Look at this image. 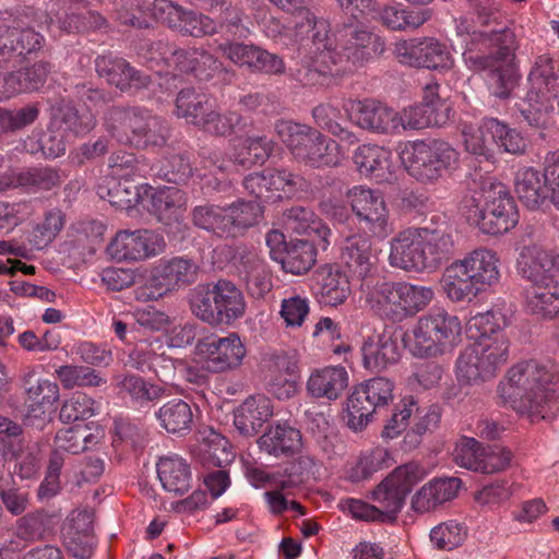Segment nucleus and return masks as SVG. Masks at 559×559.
<instances>
[{
    "label": "nucleus",
    "mask_w": 559,
    "mask_h": 559,
    "mask_svg": "<svg viewBox=\"0 0 559 559\" xmlns=\"http://www.w3.org/2000/svg\"><path fill=\"white\" fill-rule=\"evenodd\" d=\"M95 69L100 78L121 92L148 87L151 78L133 68L126 59L103 55L95 59Z\"/></svg>",
    "instance_id": "b1692460"
},
{
    "label": "nucleus",
    "mask_w": 559,
    "mask_h": 559,
    "mask_svg": "<svg viewBox=\"0 0 559 559\" xmlns=\"http://www.w3.org/2000/svg\"><path fill=\"white\" fill-rule=\"evenodd\" d=\"M353 158L359 174L376 183H393L397 179L399 166L392 152L384 146L360 145Z\"/></svg>",
    "instance_id": "4be33fe9"
},
{
    "label": "nucleus",
    "mask_w": 559,
    "mask_h": 559,
    "mask_svg": "<svg viewBox=\"0 0 559 559\" xmlns=\"http://www.w3.org/2000/svg\"><path fill=\"white\" fill-rule=\"evenodd\" d=\"M551 380L552 374L546 367L536 361H524L508 370L499 392L518 413L538 421L551 417L557 408L555 392L549 389Z\"/></svg>",
    "instance_id": "7ed1b4c3"
},
{
    "label": "nucleus",
    "mask_w": 559,
    "mask_h": 559,
    "mask_svg": "<svg viewBox=\"0 0 559 559\" xmlns=\"http://www.w3.org/2000/svg\"><path fill=\"white\" fill-rule=\"evenodd\" d=\"M484 129L487 130L493 143L510 154H522L526 148V141L522 134L496 118H485Z\"/></svg>",
    "instance_id": "5fc2aeb1"
},
{
    "label": "nucleus",
    "mask_w": 559,
    "mask_h": 559,
    "mask_svg": "<svg viewBox=\"0 0 559 559\" xmlns=\"http://www.w3.org/2000/svg\"><path fill=\"white\" fill-rule=\"evenodd\" d=\"M461 333L459 317L443 308H432L418 318L403 340L415 357L430 358L442 355L448 346L456 343Z\"/></svg>",
    "instance_id": "0eeeda50"
},
{
    "label": "nucleus",
    "mask_w": 559,
    "mask_h": 559,
    "mask_svg": "<svg viewBox=\"0 0 559 559\" xmlns=\"http://www.w3.org/2000/svg\"><path fill=\"white\" fill-rule=\"evenodd\" d=\"M214 103L215 100L205 93L191 87L183 88L176 98V112L178 117L199 127Z\"/></svg>",
    "instance_id": "79ce46f5"
},
{
    "label": "nucleus",
    "mask_w": 559,
    "mask_h": 559,
    "mask_svg": "<svg viewBox=\"0 0 559 559\" xmlns=\"http://www.w3.org/2000/svg\"><path fill=\"white\" fill-rule=\"evenodd\" d=\"M518 271L532 284L557 283L559 281V254L536 245L526 246L520 252Z\"/></svg>",
    "instance_id": "393cba45"
},
{
    "label": "nucleus",
    "mask_w": 559,
    "mask_h": 559,
    "mask_svg": "<svg viewBox=\"0 0 559 559\" xmlns=\"http://www.w3.org/2000/svg\"><path fill=\"white\" fill-rule=\"evenodd\" d=\"M287 224L297 234H316L321 240V247L326 249L330 245L331 229L316 216V214L302 206H293L286 214Z\"/></svg>",
    "instance_id": "c03bdc74"
},
{
    "label": "nucleus",
    "mask_w": 559,
    "mask_h": 559,
    "mask_svg": "<svg viewBox=\"0 0 559 559\" xmlns=\"http://www.w3.org/2000/svg\"><path fill=\"white\" fill-rule=\"evenodd\" d=\"M424 467L411 462L396 467L372 491L371 498L383 511V518H395L402 510L407 495L425 477Z\"/></svg>",
    "instance_id": "ddd939ff"
},
{
    "label": "nucleus",
    "mask_w": 559,
    "mask_h": 559,
    "mask_svg": "<svg viewBox=\"0 0 559 559\" xmlns=\"http://www.w3.org/2000/svg\"><path fill=\"white\" fill-rule=\"evenodd\" d=\"M453 249L449 223L433 215L428 225L404 228L391 239L389 263L405 272L431 273L450 259Z\"/></svg>",
    "instance_id": "f257e3e1"
},
{
    "label": "nucleus",
    "mask_w": 559,
    "mask_h": 559,
    "mask_svg": "<svg viewBox=\"0 0 559 559\" xmlns=\"http://www.w3.org/2000/svg\"><path fill=\"white\" fill-rule=\"evenodd\" d=\"M515 193L528 209H537L545 200L539 173L533 167L520 168L514 179Z\"/></svg>",
    "instance_id": "8fccbe9b"
},
{
    "label": "nucleus",
    "mask_w": 559,
    "mask_h": 559,
    "mask_svg": "<svg viewBox=\"0 0 559 559\" xmlns=\"http://www.w3.org/2000/svg\"><path fill=\"white\" fill-rule=\"evenodd\" d=\"M35 373L34 369H29L22 377L25 389V418L31 425L43 427L51 420L56 412L60 389L57 382L45 378L33 382Z\"/></svg>",
    "instance_id": "f3484780"
},
{
    "label": "nucleus",
    "mask_w": 559,
    "mask_h": 559,
    "mask_svg": "<svg viewBox=\"0 0 559 559\" xmlns=\"http://www.w3.org/2000/svg\"><path fill=\"white\" fill-rule=\"evenodd\" d=\"M206 163L222 173H231L237 167L250 169L254 166L251 151L248 150L247 138L240 139L238 142L234 140L231 151L228 155L216 150L210 152L206 157Z\"/></svg>",
    "instance_id": "de8ad7c7"
},
{
    "label": "nucleus",
    "mask_w": 559,
    "mask_h": 559,
    "mask_svg": "<svg viewBox=\"0 0 559 559\" xmlns=\"http://www.w3.org/2000/svg\"><path fill=\"white\" fill-rule=\"evenodd\" d=\"M164 353V344L158 337L140 340L129 354V365L143 373L151 371Z\"/></svg>",
    "instance_id": "e2e57ef3"
},
{
    "label": "nucleus",
    "mask_w": 559,
    "mask_h": 559,
    "mask_svg": "<svg viewBox=\"0 0 559 559\" xmlns=\"http://www.w3.org/2000/svg\"><path fill=\"white\" fill-rule=\"evenodd\" d=\"M440 284L452 302L469 301L484 292L460 259L444 269Z\"/></svg>",
    "instance_id": "473e14b6"
},
{
    "label": "nucleus",
    "mask_w": 559,
    "mask_h": 559,
    "mask_svg": "<svg viewBox=\"0 0 559 559\" xmlns=\"http://www.w3.org/2000/svg\"><path fill=\"white\" fill-rule=\"evenodd\" d=\"M348 380V372L343 366H328L310 373L306 389L314 399L335 401L343 395Z\"/></svg>",
    "instance_id": "c85d7f7f"
},
{
    "label": "nucleus",
    "mask_w": 559,
    "mask_h": 559,
    "mask_svg": "<svg viewBox=\"0 0 559 559\" xmlns=\"http://www.w3.org/2000/svg\"><path fill=\"white\" fill-rule=\"evenodd\" d=\"M559 76L548 55L538 56L528 74L531 87L526 94L528 107L521 109L524 119L533 127L547 129L552 126L554 100L559 94Z\"/></svg>",
    "instance_id": "9d476101"
},
{
    "label": "nucleus",
    "mask_w": 559,
    "mask_h": 559,
    "mask_svg": "<svg viewBox=\"0 0 559 559\" xmlns=\"http://www.w3.org/2000/svg\"><path fill=\"white\" fill-rule=\"evenodd\" d=\"M273 416L272 401L263 395H250L234 412V425L245 437L255 436Z\"/></svg>",
    "instance_id": "cd10ccee"
},
{
    "label": "nucleus",
    "mask_w": 559,
    "mask_h": 559,
    "mask_svg": "<svg viewBox=\"0 0 559 559\" xmlns=\"http://www.w3.org/2000/svg\"><path fill=\"white\" fill-rule=\"evenodd\" d=\"M338 34V46L349 67L362 66L384 51L383 39L366 26L346 25Z\"/></svg>",
    "instance_id": "aec40b11"
},
{
    "label": "nucleus",
    "mask_w": 559,
    "mask_h": 559,
    "mask_svg": "<svg viewBox=\"0 0 559 559\" xmlns=\"http://www.w3.org/2000/svg\"><path fill=\"white\" fill-rule=\"evenodd\" d=\"M55 376L66 390L96 388L106 383V379L98 371L87 366L62 365L55 370Z\"/></svg>",
    "instance_id": "864d4df0"
},
{
    "label": "nucleus",
    "mask_w": 559,
    "mask_h": 559,
    "mask_svg": "<svg viewBox=\"0 0 559 559\" xmlns=\"http://www.w3.org/2000/svg\"><path fill=\"white\" fill-rule=\"evenodd\" d=\"M371 299L376 302L377 311L393 321H401L405 318L400 283H382L372 293Z\"/></svg>",
    "instance_id": "09e8293b"
},
{
    "label": "nucleus",
    "mask_w": 559,
    "mask_h": 559,
    "mask_svg": "<svg viewBox=\"0 0 559 559\" xmlns=\"http://www.w3.org/2000/svg\"><path fill=\"white\" fill-rule=\"evenodd\" d=\"M259 449L275 457L292 456L301 450V433L287 424L271 425L258 439Z\"/></svg>",
    "instance_id": "72a5a7b5"
},
{
    "label": "nucleus",
    "mask_w": 559,
    "mask_h": 559,
    "mask_svg": "<svg viewBox=\"0 0 559 559\" xmlns=\"http://www.w3.org/2000/svg\"><path fill=\"white\" fill-rule=\"evenodd\" d=\"M428 9L406 10L396 5H388L381 11V22L388 28L401 31L416 28L430 19Z\"/></svg>",
    "instance_id": "6e6d98bb"
},
{
    "label": "nucleus",
    "mask_w": 559,
    "mask_h": 559,
    "mask_svg": "<svg viewBox=\"0 0 559 559\" xmlns=\"http://www.w3.org/2000/svg\"><path fill=\"white\" fill-rule=\"evenodd\" d=\"M528 310L543 318H554L559 313V281L557 283H533L527 292Z\"/></svg>",
    "instance_id": "a19ab883"
},
{
    "label": "nucleus",
    "mask_w": 559,
    "mask_h": 559,
    "mask_svg": "<svg viewBox=\"0 0 559 559\" xmlns=\"http://www.w3.org/2000/svg\"><path fill=\"white\" fill-rule=\"evenodd\" d=\"M186 203L185 192L177 187L159 188L151 198L152 213L165 225L179 222L183 215Z\"/></svg>",
    "instance_id": "58836bf2"
},
{
    "label": "nucleus",
    "mask_w": 559,
    "mask_h": 559,
    "mask_svg": "<svg viewBox=\"0 0 559 559\" xmlns=\"http://www.w3.org/2000/svg\"><path fill=\"white\" fill-rule=\"evenodd\" d=\"M346 110L362 129L379 134H397V111L378 100H350Z\"/></svg>",
    "instance_id": "5701e85b"
},
{
    "label": "nucleus",
    "mask_w": 559,
    "mask_h": 559,
    "mask_svg": "<svg viewBox=\"0 0 559 559\" xmlns=\"http://www.w3.org/2000/svg\"><path fill=\"white\" fill-rule=\"evenodd\" d=\"M347 199L364 229L380 239L389 236L392 226L389 222L388 206L380 191L356 186L348 190Z\"/></svg>",
    "instance_id": "2eb2a0df"
},
{
    "label": "nucleus",
    "mask_w": 559,
    "mask_h": 559,
    "mask_svg": "<svg viewBox=\"0 0 559 559\" xmlns=\"http://www.w3.org/2000/svg\"><path fill=\"white\" fill-rule=\"evenodd\" d=\"M349 277L337 265L326 264L321 266L317 271L319 301L331 307L344 304L352 293Z\"/></svg>",
    "instance_id": "2f4dec72"
},
{
    "label": "nucleus",
    "mask_w": 559,
    "mask_h": 559,
    "mask_svg": "<svg viewBox=\"0 0 559 559\" xmlns=\"http://www.w3.org/2000/svg\"><path fill=\"white\" fill-rule=\"evenodd\" d=\"M245 126L246 122L241 115L236 111L222 114L218 111L216 103H214L199 128L214 135L225 136L234 132L235 129H241Z\"/></svg>",
    "instance_id": "052dcab7"
},
{
    "label": "nucleus",
    "mask_w": 559,
    "mask_h": 559,
    "mask_svg": "<svg viewBox=\"0 0 559 559\" xmlns=\"http://www.w3.org/2000/svg\"><path fill=\"white\" fill-rule=\"evenodd\" d=\"M195 354L205 370L221 373L240 367L247 350L239 335L229 333L224 337L210 335L199 340Z\"/></svg>",
    "instance_id": "4468645a"
},
{
    "label": "nucleus",
    "mask_w": 559,
    "mask_h": 559,
    "mask_svg": "<svg viewBox=\"0 0 559 559\" xmlns=\"http://www.w3.org/2000/svg\"><path fill=\"white\" fill-rule=\"evenodd\" d=\"M156 471L166 491L181 496L191 488V468L181 456L169 454L160 457L156 464Z\"/></svg>",
    "instance_id": "f704fd0d"
},
{
    "label": "nucleus",
    "mask_w": 559,
    "mask_h": 559,
    "mask_svg": "<svg viewBox=\"0 0 559 559\" xmlns=\"http://www.w3.org/2000/svg\"><path fill=\"white\" fill-rule=\"evenodd\" d=\"M460 260L484 292L499 283L500 259L492 249L479 247L467 252Z\"/></svg>",
    "instance_id": "7c9ffc66"
},
{
    "label": "nucleus",
    "mask_w": 559,
    "mask_h": 559,
    "mask_svg": "<svg viewBox=\"0 0 559 559\" xmlns=\"http://www.w3.org/2000/svg\"><path fill=\"white\" fill-rule=\"evenodd\" d=\"M397 133L401 130H420L428 127H440L445 123V116L433 114L421 104L409 106L402 112H397Z\"/></svg>",
    "instance_id": "bf43d9fd"
},
{
    "label": "nucleus",
    "mask_w": 559,
    "mask_h": 559,
    "mask_svg": "<svg viewBox=\"0 0 559 559\" xmlns=\"http://www.w3.org/2000/svg\"><path fill=\"white\" fill-rule=\"evenodd\" d=\"M508 324V319L499 308H491L486 312H480L473 316L466 323V334L469 340L474 342H484L490 340L496 342L502 340L509 345V341L502 333V330Z\"/></svg>",
    "instance_id": "e433bc0d"
},
{
    "label": "nucleus",
    "mask_w": 559,
    "mask_h": 559,
    "mask_svg": "<svg viewBox=\"0 0 559 559\" xmlns=\"http://www.w3.org/2000/svg\"><path fill=\"white\" fill-rule=\"evenodd\" d=\"M105 126L118 142L136 148L163 146L168 138L165 121L143 107H112Z\"/></svg>",
    "instance_id": "423d86ee"
},
{
    "label": "nucleus",
    "mask_w": 559,
    "mask_h": 559,
    "mask_svg": "<svg viewBox=\"0 0 559 559\" xmlns=\"http://www.w3.org/2000/svg\"><path fill=\"white\" fill-rule=\"evenodd\" d=\"M241 274L247 292L253 298H263L271 292L273 287L271 272L258 258H251L243 262Z\"/></svg>",
    "instance_id": "4d7b16f0"
},
{
    "label": "nucleus",
    "mask_w": 559,
    "mask_h": 559,
    "mask_svg": "<svg viewBox=\"0 0 559 559\" xmlns=\"http://www.w3.org/2000/svg\"><path fill=\"white\" fill-rule=\"evenodd\" d=\"M295 39L300 41L299 56L304 70L298 71L304 84L314 85L326 75H342L352 71L343 50H338L330 35V24L318 19L311 11H305L302 21L295 22Z\"/></svg>",
    "instance_id": "f03ea898"
},
{
    "label": "nucleus",
    "mask_w": 559,
    "mask_h": 559,
    "mask_svg": "<svg viewBox=\"0 0 559 559\" xmlns=\"http://www.w3.org/2000/svg\"><path fill=\"white\" fill-rule=\"evenodd\" d=\"M394 383L385 377H374L355 386L347 397L348 427L362 430L372 419L377 409L393 401Z\"/></svg>",
    "instance_id": "f8f14e48"
},
{
    "label": "nucleus",
    "mask_w": 559,
    "mask_h": 559,
    "mask_svg": "<svg viewBox=\"0 0 559 559\" xmlns=\"http://www.w3.org/2000/svg\"><path fill=\"white\" fill-rule=\"evenodd\" d=\"M462 486L456 477L435 478L425 484L412 498L415 512L426 513L454 499Z\"/></svg>",
    "instance_id": "c756f323"
},
{
    "label": "nucleus",
    "mask_w": 559,
    "mask_h": 559,
    "mask_svg": "<svg viewBox=\"0 0 559 559\" xmlns=\"http://www.w3.org/2000/svg\"><path fill=\"white\" fill-rule=\"evenodd\" d=\"M312 117L319 128L332 133L340 140L347 141L349 144L357 142L355 134L342 127L343 114L337 104L332 102L319 104L312 109Z\"/></svg>",
    "instance_id": "3c124183"
},
{
    "label": "nucleus",
    "mask_w": 559,
    "mask_h": 559,
    "mask_svg": "<svg viewBox=\"0 0 559 559\" xmlns=\"http://www.w3.org/2000/svg\"><path fill=\"white\" fill-rule=\"evenodd\" d=\"M96 401L83 392L72 393L61 405L59 417L63 423L86 420L95 415Z\"/></svg>",
    "instance_id": "0e129e2a"
},
{
    "label": "nucleus",
    "mask_w": 559,
    "mask_h": 559,
    "mask_svg": "<svg viewBox=\"0 0 559 559\" xmlns=\"http://www.w3.org/2000/svg\"><path fill=\"white\" fill-rule=\"evenodd\" d=\"M317 261V249L312 242L290 240L280 263L285 272L301 275L311 270Z\"/></svg>",
    "instance_id": "37998d69"
},
{
    "label": "nucleus",
    "mask_w": 559,
    "mask_h": 559,
    "mask_svg": "<svg viewBox=\"0 0 559 559\" xmlns=\"http://www.w3.org/2000/svg\"><path fill=\"white\" fill-rule=\"evenodd\" d=\"M480 44L489 53H464L466 63L475 71H487L490 93L501 99L509 98L518 84L514 60V34L509 28L480 34Z\"/></svg>",
    "instance_id": "20e7f679"
},
{
    "label": "nucleus",
    "mask_w": 559,
    "mask_h": 559,
    "mask_svg": "<svg viewBox=\"0 0 559 559\" xmlns=\"http://www.w3.org/2000/svg\"><path fill=\"white\" fill-rule=\"evenodd\" d=\"M227 207L214 204H203L193 207L191 212L194 226L212 231L218 236H228Z\"/></svg>",
    "instance_id": "13d9d810"
},
{
    "label": "nucleus",
    "mask_w": 559,
    "mask_h": 559,
    "mask_svg": "<svg viewBox=\"0 0 559 559\" xmlns=\"http://www.w3.org/2000/svg\"><path fill=\"white\" fill-rule=\"evenodd\" d=\"M118 392L129 396L136 405L154 402L166 395V389L144 380L138 374H126L117 382Z\"/></svg>",
    "instance_id": "a18cd8bd"
},
{
    "label": "nucleus",
    "mask_w": 559,
    "mask_h": 559,
    "mask_svg": "<svg viewBox=\"0 0 559 559\" xmlns=\"http://www.w3.org/2000/svg\"><path fill=\"white\" fill-rule=\"evenodd\" d=\"M155 417L168 433L185 435L191 430L193 413L190 404L181 399H173L164 403Z\"/></svg>",
    "instance_id": "ea45409f"
},
{
    "label": "nucleus",
    "mask_w": 559,
    "mask_h": 559,
    "mask_svg": "<svg viewBox=\"0 0 559 559\" xmlns=\"http://www.w3.org/2000/svg\"><path fill=\"white\" fill-rule=\"evenodd\" d=\"M39 116L37 104H27L16 109L0 108V133L15 132L33 124Z\"/></svg>",
    "instance_id": "774afa93"
},
{
    "label": "nucleus",
    "mask_w": 559,
    "mask_h": 559,
    "mask_svg": "<svg viewBox=\"0 0 559 559\" xmlns=\"http://www.w3.org/2000/svg\"><path fill=\"white\" fill-rule=\"evenodd\" d=\"M165 246L164 237L153 230H120L107 251L117 261L139 262L160 254Z\"/></svg>",
    "instance_id": "a211bd4d"
},
{
    "label": "nucleus",
    "mask_w": 559,
    "mask_h": 559,
    "mask_svg": "<svg viewBox=\"0 0 559 559\" xmlns=\"http://www.w3.org/2000/svg\"><path fill=\"white\" fill-rule=\"evenodd\" d=\"M338 259L340 269H343L352 278L357 280L369 276L377 260L370 239L364 235L345 238L340 248Z\"/></svg>",
    "instance_id": "a878e982"
},
{
    "label": "nucleus",
    "mask_w": 559,
    "mask_h": 559,
    "mask_svg": "<svg viewBox=\"0 0 559 559\" xmlns=\"http://www.w3.org/2000/svg\"><path fill=\"white\" fill-rule=\"evenodd\" d=\"M192 313L210 325H229L245 316L247 304L241 289L221 278L198 285L190 296Z\"/></svg>",
    "instance_id": "39448f33"
},
{
    "label": "nucleus",
    "mask_w": 559,
    "mask_h": 559,
    "mask_svg": "<svg viewBox=\"0 0 559 559\" xmlns=\"http://www.w3.org/2000/svg\"><path fill=\"white\" fill-rule=\"evenodd\" d=\"M467 535L466 526L456 521H447L430 532L432 544L441 550H452L463 544Z\"/></svg>",
    "instance_id": "338daca9"
},
{
    "label": "nucleus",
    "mask_w": 559,
    "mask_h": 559,
    "mask_svg": "<svg viewBox=\"0 0 559 559\" xmlns=\"http://www.w3.org/2000/svg\"><path fill=\"white\" fill-rule=\"evenodd\" d=\"M508 344L502 340L473 342L464 347L455 362L459 381L476 383L492 378L508 360Z\"/></svg>",
    "instance_id": "9b49d317"
},
{
    "label": "nucleus",
    "mask_w": 559,
    "mask_h": 559,
    "mask_svg": "<svg viewBox=\"0 0 559 559\" xmlns=\"http://www.w3.org/2000/svg\"><path fill=\"white\" fill-rule=\"evenodd\" d=\"M108 166L110 177L117 179H130L134 177H145L146 165L140 160L133 153L118 151L110 155Z\"/></svg>",
    "instance_id": "69168bd1"
},
{
    "label": "nucleus",
    "mask_w": 559,
    "mask_h": 559,
    "mask_svg": "<svg viewBox=\"0 0 559 559\" xmlns=\"http://www.w3.org/2000/svg\"><path fill=\"white\" fill-rule=\"evenodd\" d=\"M275 130L298 162L316 168L334 167L341 163L340 145L310 126L280 120Z\"/></svg>",
    "instance_id": "6e6552de"
},
{
    "label": "nucleus",
    "mask_w": 559,
    "mask_h": 559,
    "mask_svg": "<svg viewBox=\"0 0 559 559\" xmlns=\"http://www.w3.org/2000/svg\"><path fill=\"white\" fill-rule=\"evenodd\" d=\"M228 236H236L239 231L255 225L262 217L263 207L259 201L237 202L227 206Z\"/></svg>",
    "instance_id": "603ef678"
},
{
    "label": "nucleus",
    "mask_w": 559,
    "mask_h": 559,
    "mask_svg": "<svg viewBox=\"0 0 559 559\" xmlns=\"http://www.w3.org/2000/svg\"><path fill=\"white\" fill-rule=\"evenodd\" d=\"M198 270L199 267L193 260L183 257L160 259L152 267V271L165 288H167L168 293L195 282Z\"/></svg>",
    "instance_id": "c9c22d12"
},
{
    "label": "nucleus",
    "mask_w": 559,
    "mask_h": 559,
    "mask_svg": "<svg viewBox=\"0 0 559 559\" xmlns=\"http://www.w3.org/2000/svg\"><path fill=\"white\" fill-rule=\"evenodd\" d=\"M486 201L485 217L481 223V233L500 235L510 231L519 222V213L510 192L501 182H492L483 188Z\"/></svg>",
    "instance_id": "dca6fc26"
},
{
    "label": "nucleus",
    "mask_w": 559,
    "mask_h": 559,
    "mask_svg": "<svg viewBox=\"0 0 559 559\" xmlns=\"http://www.w3.org/2000/svg\"><path fill=\"white\" fill-rule=\"evenodd\" d=\"M100 439L99 430L92 432L86 425L60 429L55 437V448L63 453L79 454L91 449Z\"/></svg>",
    "instance_id": "49530a36"
},
{
    "label": "nucleus",
    "mask_w": 559,
    "mask_h": 559,
    "mask_svg": "<svg viewBox=\"0 0 559 559\" xmlns=\"http://www.w3.org/2000/svg\"><path fill=\"white\" fill-rule=\"evenodd\" d=\"M360 353L365 369L381 372L400 360L399 337L392 329L374 331L364 338Z\"/></svg>",
    "instance_id": "412c9836"
},
{
    "label": "nucleus",
    "mask_w": 559,
    "mask_h": 559,
    "mask_svg": "<svg viewBox=\"0 0 559 559\" xmlns=\"http://www.w3.org/2000/svg\"><path fill=\"white\" fill-rule=\"evenodd\" d=\"M407 173L417 181L435 182L459 166V153L440 140L407 142L400 152Z\"/></svg>",
    "instance_id": "1a4fd4ad"
},
{
    "label": "nucleus",
    "mask_w": 559,
    "mask_h": 559,
    "mask_svg": "<svg viewBox=\"0 0 559 559\" xmlns=\"http://www.w3.org/2000/svg\"><path fill=\"white\" fill-rule=\"evenodd\" d=\"M151 10L156 21L183 35L202 37L217 32V23L211 17L186 10L169 0H154Z\"/></svg>",
    "instance_id": "6ab92c4d"
},
{
    "label": "nucleus",
    "mask_w": 559,
    "mask_h": 559,
    "mask_svg": "<svg viewBox=\"0 0 559 559\" xmlns=\"http://www.w3.org/2000/svg\"><path fill=\"white\" fill-rule=\"evenodd\" d=\"M141 189L146 190L147 186H140L133 179L106 178L98 186L97 193L112 206L129 211L140 203Z\"/></svg>",
    "instance_id": "4c0bfd02"
},
{
    "label": "nucleus",
    "mask_w": 559,
    "mask_h": 559,
    "mask_svg": "<svg viewBox=\"0 0 559 559\" xmlns=\"http://www.w3.org/2000/svg\"><path fill=\"white\" fill-rule=\"evenodd\" d=\"M45 44L44 36L33 28L0 26V64L36 55Z\"/></svg>",
    "instance_id": "bb28decb"
},
{
    "label": "nucleus",
    "mask_w": 559,
    "mask_h": 559,
    "mask_svg": "<svg viewBox=\"0 0 559 559\" xmlns=\"http://www.w3.org/2000/svg\"><path fill=\"white\" fill-rule=\"evenodd\" d=\"M60 183L59 174L52 168L35 167L14 174L10 186L33 190H50Z\"/></svg>",
    "instance_id": "680f3d73"
}]
</instances>
